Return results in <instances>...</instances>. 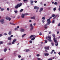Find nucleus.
Returning a JSON list of instances; mask_svg holds the SVG:
<instances>
[{
	"mask_svg": "<svg viewBox=\"0 0 60 60\" xmlns=\"http://www.w3.org/2000/svg\"><path fill=\"white\" fill-rule=\"evenodd\" d=\"M55 20H53V21H52V23H53H53H55Z\"/></svg>",
	"mask_w": 60,
	"mask_h": 60,
	"instance_id": "37",
	"label": "nucleus"
},
{
	"mask_svg": "<svg viewBox=\"0 0 60 60\" xmlns=\"http://www.w3.org/2000/svg\"><path fill=\"white\" fill-rule=\"evenodd\" d=\"M58 54L59 55H60V52H59V53H58Z\"/></svg>",
	"mask_w": 60,
	"mask_h": 60,
	"instance_id": "64",
	"label": "nucleus"
},
{
	"mask_svg": "<svg viewBox=\"0 0 60 60\" xmlns=\"http://www.w3.org/2000/svg\"><path fill=\"white\" fill-rule=\"evenodd\" d=\"M59 33V32L58 31L57 32V34H58Z\"/></svg>",
	"mask_w": 60,
	"mask_h": 60,
	"instance_id": "60",
	"label": "nucleus"
},
{
	"mask_svg": "<svg viewBox=\"0 0 60 60\" xmlns=\"http://www.w3.org/2000/svg\"><path fill=\"white\" fill-rule=\"evenodd\" d=\"M11 43H8L7 44V45H11Z\"/></svg>",
	"mask_w": 60,
	"mask_h": 60,
	"instance_id": "42",
	"label": "nucleus"
},
{
	"mask_svg": "<svg viewBox=\"0 0 60 60\" xmlns=\"http://www.w3.org/2000/svg\"><path fill=\"white\" fill-rule=\"evenodd\" d=\"M34 28V27H32L31 28H30V30L31 31H32V30L33 29V28Z\"/></svg>",
	"mask_w": 60,
	"mask_h": 60,
	"instance_id": "31",
	"label": "nucleus"
},
{
	"mask_svg": "<svg viewBox=\"0 0 60 60\" xmlns=\"http://www.w3.org/2000/svg\"><path fill=\"white\" fill-rule=\"evenodd\" d=\"M34 9H37V10H39V8L37 7L36 6H35L34 7Z\"/></svg>",
	"mask_w": 60,
	"mask_h": 60,
	"instance_id": "8",
	"label": "nucleus"
},
{
	"mask_svg": "<svg viewBox=\"0 0 60 60\" xmlns=\"http://www.w3.org/2000/svg\"><path fill=\"white\" fill-rule=\"evenodd\" d=\"M13 36L12 35H11V36L10 37H13Z\"/></svg>",
	"mask_w": 60,
	"mask_h": 60,
	"instance_id": "63",
	"label": "nucleus"
},
{
	"mask_svg": "<svg viewBox=\"0 0 60 60\" xmlns=\"http://www.w3.org/2000/svg\"><path fill=\"white\" fill-rule=\"evenodd\" d=\"M49 46H46L45 47V49H47V50H49Z\"/></svg>",
	"mask_w": 60,
	"mask_h": 60,
	"instance_id": "4",
	"label": "nucleus"
},
{
	"mask_svg": "<svg viewBox=\"0 0 60 60\" xmlns=\"http://www.w3.org/2000/svg\"><path fill=\"white\" fill-rule=\"evenodd\" d=\"M33 25L34 26H35V25H36V24H35V23H34Z\"/></svg>",
	"mask_w": 60,
	"mask_h": 60,
	"instance_id": "61",
	"label": "nucleus"
},
{
	"mask_svg": "<svg viewBox=\"0 0 60 60\" xmlns=\"http://www.w3.org/2000/svg\"><path fill=\"white\" fill-rule=\"evenodd\" d=\"M47 22H51V21H50V19H48L47 20Z\"/></svg>",
	"mask_w": 60,
	"mask_h": 60,
	"instance_id": "15",
	"label": "nucleus"
},
{
	"mask_svg": "<svg viewBox=\"0 0 60 60\" xmlns=\"http://www.w3.org/2000/svg\"><path fill=\"white\" fill-rule=\"evenodd\" d=\"M34 2L35 3H37V1H34Z\"/></svg>",
	"mask_w": 60,
	"mask_h": 60,
	"instance_id": "59",
	"label": "nucleus"
},
{
	"mask_svg": "<svg viewBox=\"0 0 60 60\" xmlns=\"http://www.w3.org/2000/svg\"><path fill=\"white\" fill-rule=\"evenodd\" d=\"M34 39H35V38L34 37H33V38H32L31 39V40L33 41L34 40Z\"/></svg>",
	"mask_w": 60,
	"mask_h": 60,
	"instance_id": "23",
	"label": "nucleus"
},
{
	"mask_svg": "<svg viewBox=\"0 0 60 60\" xmlns=\"http://www.w3.org/2000/svg\"><path fill=\"white\" fill-rule=\"evenodd\" d=\"M4 21V20L3 19H1L0 21V22H1V23H2V24H3V23H4V22H3Z\"/></svg>",
	"mask_w": 60,
	"mask_h": 60,
	"instance_id": "9",
	"label": "nucleus"
},
{
	"mask_svg": "<svg viewBox=\"0 0 60 60\" xmlns=\"http://www.w3.org/2000/svg\"><path fill=\"white\" fill-rule=\"evenodd\" d=\"M9 18V17L8 16H7L6 18V19L7 20H8V19Z\"/></svg>",
	"mask_w": 60,
	"mask_h": 60,
	"instance_id": "26",
	"label": "nucleus"
},
{
	"mask_svg": "<svg viewBox=\"0 0 60 60\" xmlns=\"http://www.w3.org/2000/svg\"><path fill=\"white\" fill-rule=\"evenodd\" d=\"M37 59H38V60H41V59H40V58H37Z\"/></svg>",
	"mask_w": 60,
	"mask_h": 60,
	"instance_id": "52",
	"label": "nucleus"
},
{
	"mask_svg": "<svg viewBox=\"0 0 60 60\" xmlns=\"http://www.w3.org/2000/svg\"><path fill=\"white\" fill-rule=\"evenodd\" d=\"M54 41L55 42V44L56 46H58V42H57V41L56 40L54 39Z\"/></svg>",
	"mask_w": 60,
	"mask_h": 60,
	"instance_id": "1",
	"label": "nucleus"
},
{
	"mask_svg": "<svg viewBox=\"0 0 60 60\" xmlns=\"http://www.w3.org/2000/svg\"><path fill=\"white\" fill-rule=\"evenodd\" d=\"M56 16V15L54 14H53L52 15V17H54L55 16Z\"/></svg>",
	"mask_w": 60,
	"mask_h": 60,
	"instance_id": "22",
	"label": "nucleus"
},
{
	"mask_svg": "<svg viewBox=\"0 0 60 60\" xmlns=\"http://www.w3.org/2000/svg\"><path fill=\"white\" fill-rule=\"evenodd\" d=\"M51 23V22H48L45 25V26H47V25H49Z\"/></svg>",
	"mask_w": 60,
	"mask_h": 60,
	"instance_id": "3",
	"label": "nucleus"
},
{
	"mask_svg": "<svg viewBox=\"0 0 60 60\" xmlns=\"http://www.w3.org/2000/svg\"><path fill=\"white\" fill-rule=\"evenodd\" d=\"M30 2L31 3H33V2H34V1L31 0L30 1Z\"/></svg>",
	"mask_w": 60,
	"mask_h": 60,
	"instance_id": "47",
	"label": "nucleus"
},
{
	"mask_svg": "<svg viewBox=\"0 0 60 60\" xmlns=\"http://www.w3.org/2000/svg\"><path fill=\"white\" fill-rule=\"evenodd\" d=\"M58 26H60V23H59L58 25Z\"/></svg>",
	"mask_w": 60,
	"mask_h": 60,
	"instance_id": "56",
	"label": "nucleus"
},
{
	"mask_svg": "<svg viewBox=\"0 0 60 60\" xmlns=\"http://www.w3.org/2000/svg\"><path fill=\"white\" fill-rule=\"evenodd\" d=\"M14 12L15 13H18V11L17 10H16Z\"/></svg>",
	"mask_w": 60,
	"mask_h": 60,
	"instance_id": "30",
	"label": "nucleus"
},
{
	"mask_svg": "<svg viewBox=\"0 0 60 60\" xmlns=\"http://www.w3.org/2000/svg\"><path fill=\"white\" fill-rule=\"evenodd\" d=\"M30 43H32V41L31 40L30 41Z\"/></svg>",
	"mask_w": 60,
	"mask_h": 60,
	"instance_id": "45",
	"label": "nucleus"
},
{
	"mask_svg": "<svg viewBox=\"0 0 60 60\" xmlns=\"http://www.w3.org/2000/svg\"><path fill=\"white\" fill-rule=\"evenodd\" d=\"M18 30V29L17 28H15V30Z\"/></svg>",
	"mask_w": 60,
	"mask_h": 60,
	"instance_id": "54",
	"label": "nucleus"
},
{
	"mask_svg": "<svg viewBox=\"0 0 60 60\" xmlns=\"http://www.w3.org/2000/svg\"><path fill=\"white\" fill-rule=\"evenodd\" d=\"M28 1V0H23V1L24 2H26Z\"/></svg>",
	"mask_w": 60,
	"mask_h": 60,
	"instance_id": "36",
	"label": "nucleus"
},
{
	"mask_svg": "<svg viewBox=\"0 0 60 60\" xmlns=\"http://www.w3.org/2000/svg\"><path fill=\"white\" fill-rule=\"evenodd\" d=\"M3 41H0V44H3Z\"/></svg>",
	"mask_w": 60,
	"mask_h": 60,
	"instance_id": "24",
	"label": "nucleus"
},
{
	"mask_svg": "<svg viewBox=\"0 0 60 60\" xmlns=\"http://www.w3.org/2000/svg\"><path fill=\"white\" fill-rule=\"evenodd\" d=\"M52 36L54 38L53 39L54 41V40H56V38H55V37L56 36L54 34H53L52 35Z\"/></svg>",
	"mask_w": 60,
	"mask_h": 60,
	"instance_id": "6",
	"label": "nucleus"
},
{
	"mask_svg": "<svg viewBox=\"0 0 60 60\" xmlns=\"http://www.w3.org/2000/svg\"><path fill=\"white\" fill-rule=\"evenodd\" d=\"M48 41L47 40H45V43H47Z\"/></svg>",
	"mask_w": 60,
	"mask_h": 60,
	"instance_id": "46",
	"label": "nucleus"
},
{
	"mask_svg": "<svg viewBox=\"0 0 60 60\" xmlns=\"http://www.w3.org/2000/svg\"><path fill=\"white\" fill-rule=\"evenodd\" d=\"M2 36V34H0V37H1Z\"/></svg>",
	"mask_w": 60,
	"mask_h": 60,
	"instance_id": "58",
	"label": "nucleus"
},
{
	"mask_svg": "<svg viewBox=\"0 0 60 60\" xmlns=\"http://www.w3.org/2000/svg\"><path fill=\"white\" fill-rule=\"evenodd\" d=\"M30 27H33V25H32V24H30Z\"/></svg>",
	"mask_w": 60,
	"mask_h": 60,
	"instance_id": "27",
	"label": "nucleus"
},
{
	"mask_svg": "<svg viewBox=\"0 0 60 60\" xmlns=\"http://www.w3.org/2000/svg\"><path fill=\"white\" fill-rule=\"evenodd\" d=\"M43 8H40V10L39 11V12H41L42 11H43Z\"/></svg>",
	"mask_w": 60,
	"mask_h": 60,
	"instance_id": "11",
	"label": "nucleus"
},
{
	"mask_svg": "<svg viewBox=\"0 0 60 60\" xmlns=\"http://www.w3.org/2000/svg\"><path fill=\"white\" fill-rule=\"evenodd\" d=\"M17 41V39H15L14 40H13V41L12 42V44H13L14 43H15V41Z\"/></svg>",
	"mask_w": 60,
	"mask_h": 60,
	"instance_id": "5",
	"label": "nucleus"
},
{
	"mask_svg": "<svg viewBox=\"0 0 60 60\" xmlns=\"http://www.w3.org/2000/svg\"><path fill=\"white\" fill-rule=\"evenodd\" d=\"M23 11V9H21L20 11V12H21L22 11Z\"/></svg>",
	"mask_w": 60,
	"mask_h": 60,
	"instance_id": "29",
	"label": "nucleus"
},
{
	"mask_svg": "<svg viewBox=\"0 0 60 60\" xmlns=\"http://www.w3.org/2000/svg\"><path fill=\"white\" fill-rule=\"evenodd\" d=\"M42 22H43V23H44V22H45V21L44 20H42Z\"/></svg>",
	"mask_w": 60,
	"mask_h": 60,
	"instance_id": "51",
	"label": "nucleus"
},
{
	"mask_svg": "<svg viewBox=\"0 0 60 60\" xmlns=\"http://www.w3.org/2000/svg\"><path fill=\"white\" fill-rule=\"evenodd\" d=\"M34 35H31L30 36V39H31V38H32V37H34Z\"/></svg>",
	"mask_w": 60,
	"mask_h": 60,
	"instance_id": "21",
	"label": "nucleus"
},
{
	"mask_svg": "<svg viewBox=\"0 0 60 60\" xmlns=\"http://www.w3.org/2000/svg\"><path fill=\"white\" fill-rule=\"evenodd\" d=\"M15 9H18L19 8V7L18 6V5H17L16 6H15Z\"/></svg>",
	"mask_w": 60,
	"mask_h": 60,
	"instance_id": "17",
	"label": "nucleus"
},
{
	"mask_svg": "<svg viewBox=\"0 0 60 60\" xmlns=\"http://www.w3.org/2000/svg\"><path fill=\"white\" fill-rule=\"evenodd\" d=\"M4 35H7V34L6 33H4Z\"/></svg>",
	"mask_w": 60,
	"mask_h": 60,
	"instance_id": "50",
	"label": "nucleus"
},
{
	"mask_svg": "<svg viewBox=\"0 0 60 60\" xmlns=\"http://www.w3.org/2000/svg\"><path fill=\"white\" fill-rule=\"evenodd\" d=\"M11 20V18H9L8 19V20H9V21H10Z\"/></svg>",
	"mask_w": 60,
	"mask_h": 60,
	"instance_id": "40",
	"label": "nucleus"
},
{
	"mask_svg": "<svg viewBox=\"0 0 60 60\" xmlns=\"http://www.w3.org/2000/svg\"><path fill=\"white\" fill-rule=\"evenodd\" d=\"M51 34V31L49 32V34Z\"/></svg>",
	"mask_w": 60,
	"mask_h": 60,
	"instance_id": "57",
	"label": "nucleus"
},
{
	"mask_svg": "<svg viewBox=\"0 0 60 60\" xmlns=\"http://www.w3.org/2000/svg\"><path fill=\"white\" fill-rule=\"evenodd\" d=\"M18 57L19 58H20V57H21V56L20 55H19L18 56Z\"/></svg>",
	"mask_w": 60,
	"mask_h": 60,
	"instance_id": "48",
	"label": "nucleus"
},
{
	"mask_svg": "<svg viewBox=\"0 0 60 60\" xmlns=\"http://www.w3.org/2000/svg\"><path fill=\"white\" fill-rule=\"evenodd\" d=\"M30 51V50H29V49H26V52H28V51Z\"/></svg>",
	"mask_w": 60,
	"mask_h": 60,
	"instance_id": "34",
	"label": "nucleus"
},
{
	"mask_svg": "<svg viewBox=\"0 0 60 60\" xmlns=\"http://www.w3.org/2000/svg\"><path fill=\"white\" fill-rule=\"evenodd\" d=\"M24 14V15H29V14H28V13H26V14Z\"/></svg>",
	"mask_w": 60,
	"mask_h": 60,
	"instance_id": "25",
	"label": "nucleus"
},
{
	"mask_svg": "<svg viewBox=\"0 0 60 60\" xmlns=\"http://www.w3.org/2000/svg\"><path fill=\"white\" fill-rule=\"evenodd\" d=\"M11 37H9L8 38V40H11Z\"/></svg>",
	"mask_w": 60,
	"mask_h": 60,
	"instance_id": "20",
	"label": "nucleus"
},
{
	"mask_svg": "<svg viewBox=\"0 0 60 60\" xmlns=\"http://www.w3.org/2000/svg\"><path fill=\"white\" fill-rule=\"evenodd\" d=\"M54 4H57V2H56L54 3Z\"/></svg>",
	"mask_w": 60,
	"mask_h": 60,
	"instance_id": "49",
	"label": "nucleus"
},
{
	"mask_svg": "<svg viewBox=\"0 0 60 60\" xmlns=\"http://www.w3.org/2000/svg\"><path fill=\"white\" fill-rule=\"evenodd\" d=\"M56 8H53V11H55L56 10Z\"/></svg>",
	"mask_w": 60,
	"mask_h": 60,
	"instance_id": "32",
	"label": "nucleus"
},
{
	"mask_svg": "<svg viewBox=\"0 0 60 60\" xmlns=\"http://www.w3.org/2000/svg\"><path fill=\"white\" fill-rule=\"evenodd\" d=\"M37 56H40V55L39 54H37L36 55Z\"/></svg>",
	"mask_w": 60,
	"mask_h": 60,
	"instance_id": "44",
	"label": "nucleus"
},
{
	"mask_svg": "<svg viewBox=\"0 0 60 60\" xmlns=\"http://www.w3.org/2000/svg\"><path fill=\"white\" fill-rule=\"evenodd\" d=\"M7 49L6 48H5L4 49V52H6V51H7Z\"/></svg>",
	"mask_w": 60,
	"mask_h": 60,
	"instance_id": "19",
	"label": "nucleus"
},
{
	"mask_svg": "<svg viewBox=\"0 0 60 60\" xmlns=\"http://www.w3.org/2000/svg\"><path fill=\"white\" fill-rule=\"evenodd\" d=\"M25 16V14H23L22 15V18H24Z\"/></svg>",
	"mask_w": 60,
	"mask_h": 60,
	"instance_id": "10",
	"label": "nucleus"
},
{
	"mask_svg": "<svg viewBox=\"0 0 60 60\" xmlns=\"http://www.w3.org/2000/svg\"><path fill=\"white\" fill-rule=\"evenodd\" d=\"M49 55V54L48 53H46L45 54V56H48Z\"/></svg>",
	"mask_w": 60,
	"mask_h": 60,
	"instance_id": "12",
	"label": "nucleus"
},
{
	"mask_svg": "<svg viewBox=\"0 0 60 60\" xmlns=\"http://www.w3.org/2000/svg\"><path fill=\"white\" fill-rule=\"evenodd\" d=\"M4 8H2L1 9V11H4Z\"/></svg>",
	"mask_w": 60,
	"mask_h": 60,
	"instance_id": "43",
	"label": "nucleus"
},
{
	"mask_svg": "<svg viewBox=\"0 0 60 60\" xmlns=\"http://www.w3.org/2000/svg\"><path fill=\"white\" fill-rule=\"evenodd\" d=\"M51 44L52 46H54V42H52L51 43Z\"/></svg>",
	"mask_w": 60,
	"mask_h": 60,
	"instance_id": "18",
	"label": "nucleus"
},
{
	"mask_svg": "<svg viewBox=\"0 0 60 60\" xmlns=\"http://www.w3.org/2000/svg\"><path fill=\"white\" fill-rule=\"evenodd\" d=\"M44 28L45 29H47V27H48V26H44Z\"/></svg>",
	"mask_w": 60,
	"mask_h": 60,
	"instance_id": "28",
	"label": "nucleus"
},
{
	"mask_svg": "<svg viewBox=\"0 0 60 60\" xmlns=\"http://www.w3.org/2000/svg\"><path fill=\"white\" fill-rule=\"evenodd\" d=\"M20 31L21 32H24L25 31V30L21 28L20 29Z\"/></svg>",
	"mask_w": 60,
	"mask_h": 60,
	"instance_id": "7",
	"label": "nucleus"
},
{
	"mask_svg": "<svg viewBox=\"0 0 60 60\" xmlns=\"http://www.w3.org/2000/svg\"><path fill=\"white\" fill-rule=\"evenodd\" d=\"M49 39H51V37L49 36L48 37Z\"/></svg>",
	"mask_w": 60,
	"mask_h": 60,
	"instance_id": "41",
	"label": "nucleus"
},
{
	"mask_svg": "<svg viewBox=\"0 0 60 60\" xmlns=\"http://www.w3.org/2000/svg\"><path fill=\"white\" fill-rule=\"evenodd\" d=\"M52 60V59H51L50 58L48 59V60Z\"/></svg>",
	"mask_w": 60,
	"mask_h": 60,
	"instance_id": "53",
	"label": "nucleus"
},
{
	"mask_svg": "<svg viewBox=\"0 0 60 60\" xmlns=\"http://www.w3.org/2000/svg\"><path fill=\"white\" fill-rule=\"evenodd\" d=\"M48 41H52V40H51V39H48Z\"/></svg>",
	"mask_w": 60,
	"mask_h": 60,
	"instance_id": "38",
	"label": "nucleus"
},
{
	"mask_svg": "<svg viewBox=\"0 0 60 60\" xmlns=\"http://www.w3.org/2000/svg\"><path fill=\"white\" fill-rule=\"evenodd\" d=\"M8 34L9 35H11V31H10L8 33Z\"/></svg>",
	"mask_w": 60,
	"mask_h": 60,
	"instance_id": "16",
	"label": "nucleus"
},
{
	"mask_svg": "<svg viewBox=\"0 0 60 60\" xmlns=\"http://www.w3.org/2000/svg\"><path fill=\"white\" fill-rule=\"evenodd\" d=\"M53 52H55V50H52V51L50 53L51 54H53Z\"/></svg>",
	"mask_w": 60,
	"mask_h": 60,
	"instance_id": "13",
	"label": "nucleus"
},
{
	"mask_svg": "<svg viewBox=\"0 0 60 60\" xmlns=\"http://www.w3.org/2000/svg\"><path fill=\"white\" fill-rule=\"evenodd\" d=\"M39 35H42V33H41V32H40Z\"/></svg>",
	"mask_w": 60,
	"mask_h": 60,
	"instance_id": "39",
	"label": "nucleus"
},
{
	"mask_svg": "<svg viewBox=\"0 0 60 60\" xmlns=\"http://www.w3.org/2000/svg\"><path fill=\"white\" fill-rule=\"evenodd\" d=\"M42 19H43L44 20L45 19V17H44L42 18Z\"/></svg>",
	"mask_w": 60,
	"mask_h": 60,
	"instance_id": "35",
	"label": "nucleus"
},
{
	"mask_svg": "<svg viewBox=\"0 0 60 60\" xmlns=\"http://www.w3.org/2000/svg\"><path fill=\"white\" fill-rule=\"evenodd\" d=\"M56 17L53 18V19H56Z\"/></svg>",
	"mask_w": 60,
	"mask_h": 60,
	"instance_id": "55",
	"label": "nucleus"
},
{
	"mask_svg": "<svg viewBox=\"0 0 60 60\" xmlns=\"http://www.w3.org/2000/svg\"><path fill=\"white\" fill-rule=\"evenodd\" d=\"M31 19H35V16H33V17H31Z\"/></svg>",
	"mask_w": 60,
	"mask_h": 60,
	"instance_id": "14",
	"label": "nucleus"
},
{
	"mask_svg": "<svg viewBox=\"0 0 60 60\" xmlns=\"http://www.w3.org/2000/svg\"><path fill=\"white\" fill-rule=\"evenodd\" d=\"M26 35V34H24L22 36V37L23 38L24 36H25Z\"/></svg>",
	"mask_w": 60,
	"mask_h": 60,
	"instance_id": "33",
	"label": "nucleus"
},
{
	"mask_svg": "<svg viewBox=\"0 0 60 60\" xmlns=\"http://www.w3.org/2000/svg\"><path fill=\"white\" fill-rule=\"evenodd\" d=\"M22 5V4L21 3H19V4H18L17 5V6H18V7H20V6H21Z\"/></svg>",
	"mask_w": 60,
	"mask_h": 60,
	"instance_id": "2",
	"label": "nucleus"
},
{
	"mask_svg": "<svg viewBox=\"0 0 60 60\" xmlns=\"http://www.w3.org/2000/svg\"><path fill=\"white\" fill-rule=\"evenodd\" d=\"M52 17H50L49 18V19H52Z\"/></svg>",
	"mask_w": 60,
	"mask_h": 60,
	"instance_id": "62",
	"label": "nucleus"
}]
</instances>
